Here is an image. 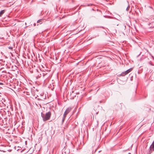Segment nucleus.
Returning a JSON list of instances; mask_svg holds the SVG:
<instances>
[{"mask_svg": "<svg viewBox=\"0 0 154 154\" xmlns=\"http://www.w3.org/2000/svg\"><path fill=\"white\" fill-rule=\"evenodd\" d=\"M51 112L49 111L47 112L45 114L41 113V116L43 120L44 121H46L49 119L51 116Z\"/></svg>", "mask_w": 154, "mask_h": 154, "instance_id": "nucleus-1", "label": "nucleus"}, {"mask_svg": "<svg viewBox=\"0 0 154 154\" xmlns=\"http://www.w3.org/2000/svg\"><path fill=\"white\" fill-rule=\"evenodd\" d=\"M152 151H154V141L149 148V150L148 154H150Z\"/></svg>", "mask_w": 154, "mask_h": 154, "instance_id": "nucleus-2", "label": "nucleus"}, {"mask_svg": "<svg viewBox=\"0 0 154 154\" xmlns=\"http://www.w3.org/2000/svg\"><path fill=\"white\" fill-rule=\"evenodd\" d=\"M72 108L70 107L67 108L64 113L63 116L66 117V115L71 111Z\"/></svg>", "mask_w": 154, "mask_h": 154, "instance_id": "nucleus-3", "label": "nucleus"}, {"mask_svg": "<svg viewBox=\"0 0 154 154\" xmlns=\"http://www.w3.org/2000/svg\"><path fill=\"white\" fill-rule=\"evenodd\" d=\"M46 74V73H45V72H42V73L40 74V75L39 76V75H38V76H39V77H40V76H41L42 75L43 77H44Z\"/></svg>", "mask_w": 154, "mask_h": 154, "instance_id": "nucleus-4", "label": "nucleus"}, {"mask_svg": "<svg viewBox=\"0 0 154 154\" xmlns=\"http://www.w3.org/2000/svg\"><path fill=\"white\" fill-rule=\"evenodd\" d=\"M5 10H3L0 11V17H1L2 15L5 13Z\"/></svg>", "mask_w": 154, "mask_h": 154, "instance_id": "nucleus-5", "label": "nucleus"}, {"mask_svg": "<svg viewBox=\"0 0 154 154\" xmlns=\"http://www.w3.org/2000/svg\"><path fill=\"white\" fill-rule=\"evenodd\" d=\"M42 19L39 20L37 21V23H39L40 24H41L42 23Z\"/></svg>", "mask_w": 154, "mask_h": 154, "instance_id": "nucleus-6", "label": "nucleus"}, {"mask_svg": "<svg viewBox=\"0 0 154 154\" xmlns=\"http://www.w3.org/2000/svg\"><path fill=\"white\" fill-rule=\"evenodd\" d=\"M122 76H124L125 75V74L124 73V72H122L120 74Z\"/></svg>", "mask_w": 154, "mask_h": 154, "instance_id": "nucleus-7", "label": "nucleus"}, {"mask_svg": "<svg viewBox=\"0 0 154 154\" xmlns=\"http://www.w3.org/2000/svg\"><path fill=\"white\" fill-rule=\"evenodd\" d=\"M132 70V68H130V69H128V70H127V71H128V72L129 73Z\"/></svg>", "mask_w": 154, "mask_h": 154, "instance_id": "nucleus-8", "label": "nucleus"}, {"mask_svg": "<svg viewBox=\"0 0 154 154\" xmlns=\"http://www.w3.org/2000/svg\"><path fill=\"white\" fill-rule=\"evenodd\" d=\"M66 118V116H63V117L62 120V122H64V121L65 120Z\"/></svg>", "mask_w": 154, "mask_h": 154, "instance_id": "nucleus-9", "label": "nucleus"}, {"mask_svg": "<svg viewBox=\"0 0 154 154\" xmlns=\"http://www.w3.org/2000/svg\"><path fill=\"white\" fill-rule=\"evenodd\" d=\"M148 63L150 65H152V66H153V65L152 64V62H151V61H150L149 62H148Z\"/></svg>", "mask_w": 154, "mask_h": 154, "instance_id": "nucleus-10", "label": "nucleus"}, {"mask_svg": "<svg viewBox=\"0 0 154 154\" xmlns=\"http://www.w3.org/2000/svg\"><path fill=\"white\" fill-rule=\"evenodd\" d=\"M124 73H125V75L128 73V71H127V70L125 71L124 72Z\"/></svg>", "mask_w": 154, "mask_h": 154, "instance_id": "nucleus-11", "label": "nucleus"}, {"mask_svg": "<svg viewBox=\"0 0 154 154\" xmlns=\"http://www.w3.org/2000/svg\"><path fill=\"white\" fill-rule=\"evenodd\" d=\"M124 73H125V75L128 73V71H127V70L125 71L124 72Z\"/></svg>", "mask_w": 154, "mask_h": 154, "instance_id": "nucleus-12", "label": "nucleus"}, {"mask_svg": "<svg viewBox=\"0 0 154 154\" xmlns=\"http://www.w3.org/2000/svg\"><path fill=\"white\" fill-rule=\"evenodd\" d=\"M130 7L129 6H128L127 7V8L126 9V10L127 11H128L129 10V8Z\"/></svg>", "mask_w": 154, "mask_h": 154, "instance_id": "nucleus-13", "label": "nucleus"}, {"mask_svg": "<svg viewBox=\"0 0 154 154\" xmlns=\"http://www.w3.org/2000/svg\"><path fill=\"white\" fill-rule=\"evenodd\" d=\"M9 49H11V50H12L13 49V48L12 47H9Z\"/></svg>", "mask_w": 154, "mask_h": 154, "instance_id": "nucleus-14", "label": "nucleus"}, {"mask_svg": "<svg viewBox=\"0 0 154 154\" xmlns=\"http://www.w3.org/2000/svg\"><path fill=\"white\" fill-rule=\"evenodd\" d=\"M3 85V83H2V82H0V85Z\"/></svg>", "mask_w": 154, "mask_h": 154, "instance_id": "nucleus-15", "label": "nucleus"}, {"mask_svg": "<svg viewBox=\"0 0 154 154\" xmlns=\"http://www.w3.org/2000/svg\"><path fill=\"white\" fill-rule=\"evenodd\" d=\"M115 25H116L117 26H118L119 25V24H117V23H115Z\"/></svg>", "mask_w": 154, "mask_h": 154, "instance_id": "nucleus-16", "label": "nucleus"}]
</instances>
